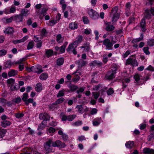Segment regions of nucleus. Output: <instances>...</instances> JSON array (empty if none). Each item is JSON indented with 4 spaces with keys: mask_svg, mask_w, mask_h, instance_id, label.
I'll list each match as a JSON object with an SVG mask.
<instances>
[{
    "mask_svg": "<svg viewBox=\"0 0 154 154\" xmlns=\"http://www.w3.org/2000/svg\"><path fill=\"white\" fill-rule=\"evenodd\" d=\"M82 36H78L77 40L74 42V44L75 45V47H77L78 45L82 42Z\"/></svg>",
    "mask_w": 154,
    "mask_h": 154,
    "instance_id": "393cba45",
    "label": "nucleus"
},
{
    "mask_svg": "<svg viewBox=\"0 0 154 154\" xmlns=\"http://www.w3.org/2000/svg\"><path fill=\"white\" fill-rule=\"evenodd\" d=\"M83 20L85 24H87L89 23V21L88 18L86 17H83Z\"/></svg>",
    "mask_w": 154,
    "mask_h": 154,
    "instance_id": "0e129e2a",
    "label": "nucleus"
},
{
    "mask_svg": "<svg viewBox=\"0 0 154 154\" xmlns=\"http://www.w3.org/2000/svg\"><path fill=\"white\" fill-rule=\"evenodd\" d=\"M42 38L41 36H35L34 38V40L36 42H39L41 41Z\"/></svg>",
    "mask_w": 154,
    "mask_h": 154,
    "instance_id": "de8ad7c7",
    "label": "nucleus"
},
{
    "mask_svg": "<svg viewBox=\"0 0 154 154\" xmlns=\"http://www.w3.org/2000/svg\"><path fill=\"white\" fill-rule=\"evenodd\" d=\"M68 44V42H66L60 48V50L59 54H62L65 52L66 48Z\"/></svg>",
    "mask_w": 154,
    "mask_h": 154,
    "instance_id": "6ab92c4d",
    "label": "nucleus"
},
{
    "mask_svg": "<svg viewBox=\"0 0 154 154\" xmlns=\"http://www.w3.org/2000/svg\"><path fill=\"white\" fill-rule=\"evenodd\" d=\"M64 99L63 97H61L58 99L55 102V103L52 104V106H50L49 107L50 109H53L54 108H55L56 105L57 104H60L63 103L64 100Z\"/></svg>",
    "mask_w": 154,
    "mask_h": 154,
    "instance_id": "f8f14e48",
    "label": "nucleus"
},
{
    "mask_svg": "<svg viewBox=\"0 0 154 154\" xmlns=\"http://www.w3.org/2000/svg\"><path fill=\"white\" fill-rule=\"evenodd\" d=\"M91 32V30L90 29H85L84 30V33L86 35H88Z\"/></svg>",
    "mask_w": 154,
    "mask_h": 154,
    "instance_id": "5fc2aeb1",
    "label": "nucleus"
},
{
    "mask_svg": "<svg viewBox=\"0 0 154 154\" xmlns=\"http://www.w3.org/2000/svg\"><path fill=\"white\" fill-rule=\"evenodd\" d=\"M107 23V26H106V30L107 31H111L115 29L114 26L112 25H110L109 23Z\"/></svg>",
    "mask_w": 154,
    "mask_h": 154,
    "instance_id": "bb28decb",
    "label": "nucleus"
},
{
    "mask_svg": "<svg viewBox=\"0 0 154 154\" xmlns=\"http://www.w3.org/2000/svg\"><path fill=\"white\" fill-rule=\"evenodd\" d=\"M28 70L29 71H31L38 73H40L43 71L41 66L40 65L32 66L28 69Z\"/></svg>",
    "mask_w": 154,
    "mask_h": 154,
    "instance_id": "0eeeda50",
    "label": "nucleus"
},
{
    "mask_svg": "<svg viewBox=\"0 0 154 154\" xmlns=\"http://www.w3.org/2000/svg\"><path fill=\"white\" fill-rule=\"evenodd\" d=\"M48 74L46 73H43L40 76V79L42 80H44L48 78Z\"/></svg>",
    "mask_w": 154,
    "mask_h": 154,
    "instance_id": "473e14b6",
    "label": "nucleus"
},
{
    "mask_svg": "<svg viewBox=\"0 0 154 154\" xmlns=\"http://www.w3.org/2000/svg\"><path fill=\"white\" fill-rule=\"evenodd\" d=\"M57 23V21L55 20H53L49 21V23L48 24L50 26H53Z\"/></svg>",
    "mask_w": 154,
    "mask_h": 154,
    "instance_id": "49530a36",
    "label": "nucleus"
},
{
    "mask_svg": "<svg viewBox=\"0 0 154 154\" xmlns=\"http://www.w3.org/2000/svg\"><path fill=\"white\" fill-rule=\"evenodd\" d=\"M150 12L153 15H154V9H151L150 10H146L145 11V17L143 18L141 20L140 23V27L142 29V30L144 32L146 31V23H145V17L148 19L150 18Z\"/></svg>",
    "mask_w": 154,
    "mask_h": 154,
    "instance_id": "7ed1b4c3",
    "label": "nucleus"
},
{
    "mask_svg": "<svg viewBox=\"0 0 154 154\" xmlns=\"http://www.w3.org/2000/svg\"><path fill=\"white\" fill-rule=\"evenodd\" d=\"M82 124V122L81 121H78L75 123H72V125L75 126H78L81 125Z\"/></svg>",
    "mask_w": 154,
    "mask_h": 154,
    "instance_id": "680f3d73",
    "label": "nucleus"
},
{
    "mask_svg": "<svg viewBox=\"0 0 154 154\" xmlns=\"http://www.w3.org/2000/svg\"><path fill=\"white\" fill-rule=\"evenodd\" d=\"M137 62L136 60L133 59L131 57L128 58L125 62L126 65H131L133 66H137Z\"/></svg>",
    "mask_w": 154,
    "mask_h": 154,
    "instance_id": "1a4fd4ad",
    "label": "nucleus"
},
{
    "mask_svg": "<svg viewBox=\"0 0 154 154\" xmlns=\"http://www.w3.org/2000/svg\"><path fill=\"white\" fill-rule=\"evenodd\" d=\"M100 89H102V87H100V85L94 86L93 88V90L94 91H98Z\"/></svg>",
    "mask_w": 154,
    "mask_h": 154,
    "instance_id": "6e6d98bb",
    "label": "nucleus"
},
{
    "mask_svg": "<svg viewBox=\"0 0 154 154\" xmlns=\"http://www.w3.org/2000/svg\"><path fill=\"white\" fill-rule=\"evenodd\" d=\"M87 12L90 17L92 19H96L99 17V14L92 9H88Z\"/></svg>",
    "mask_w": 154,
    "mask_h": 154,
    "instance_id": "39448f33",
    "label": "nucleus"
},
{
    "mask_svg": "<svg viewBox=\"0 0 154 154\" xmlns=\"http://www.w3.org/2000/svg\"><path fill=\"white\" fill-rule=\"evenodd\" d=\"M75 107L78 109L79 113H83L85 112V109L82 105H78L76 106Z\"/></svg>",
    "mask_w": 154,
    "mask_h": 154,
    "instance_id": "4be33fe9",
    "label": "nucleus"
},
{
    "mask_svg": "<svg viewBox=\"0 0 154 154\" xmlns=\"http://www.w3.org/2000/svg\"><path fill=\"white\" fill-rule=\"evenodd\" d=\"M17 74V71L11 69L8 73V75L9 77L14 76Z\"/></svg>",
    "mask_w": 154,
    "mask_h": 154,
    "instance_id": "c85d7f7f",
    "label": "nucleus"
},
{
    "mask_svg": "<svg viewBox=\"0 0 154 154\" xmlns=\"http://www.w3.org/2000/svg\"><path fill=\"white\" fill-rule=\"evenodd\" d=\"M101 63L98 62L96 60H94L90 63L91 66H96L99 64L101 65Z\"/></svg>",
    "mask_w": 154,
    "mask_h": 154,
    "instance_id": "a18cd8bd",
    "label": "nucleus"
},
{
    "mask_svg": "<svg viewBox=\"0 0 154 154\" xmlns=\"http://www.w3.org/2000/svg\"><path fill=\"white\" fill-rule=\"evenodd\" d=\"M64 62V59L63 58H59L57 60V64L58 65H61L63 64Z\"/></svg>",
    "mask_w": 154,
    "mask_h": 154,
    "instance_id": "79ce46f5",
    "label": "nucleus"
},
{
    "mask_svg": "<svg viewBox=\"0 0 154 154\" xmlns=\"http://www.w3.org/2000/svg\"><path fill=\"white\" fill-rule=\"evenodd\" d=\"M34 45V42L33 41H32L29 42L27 45V49L29 50L33 48Z\"/></svg>",
    "mask_w": 154,
    "mask_h": 154,
    "instance_id": "a19ab883",
    "label": "nucleus"
},
{
    "mask_svg": "<svg viewBox=\"0 0 154 154\" xmlns=\"http://www.w3.org/2000/svg\"><path fill=\"white\" fill-rule=\"evenodd\" d=\"M116 42L113 41L111 42L109 39H105L103 41V44L104 45L107 49L111 50L114 43H116Z\"/></svg>",
    "mask_w": 154,
    "mask_h": 154,
    "instance_id": "423d86ee",
    "label": "nucleus"
},
{
    "mask_svg": "<svg viewBox=\"0 0 154 154\" xmlns=\"http://www.w3.org/2000/svg\"><path fill=\"white\" fill-rule=\"evenodd\" d=\"M60 4L62 5L61 7L62 10L64 11L66 7V5L65 3V1L64 0H61L60 2Z\"/></svg>",
    "mask_w": 154,
    "mask_h": 154,
    "instance_id": "72a5a7b5",
    "label": "nucleus"
},
{
    "mask_svg": "<svg viewBox=\"0 0 154 154\" xmlns=\"http://www.w3.org/2000/svg\"><path fill=\"white\" fill-rule=\"evenodd\" d=\"M69 87L70 88L72 91H74L76 90L77 88V87L76 86L74 85H69Z\"/></svg>",
    "mask_w": 154,
    "mask_h": 154,
    "instance_id": "052dcab7",
    "label": "nucleus"
},
{
    "mask_svg": "<svg viewBox=\"0 0 154 154\" xmlns=\"http://www.w3.org/2000/svg\"><path fill=\"white\" fill-rule=\"evenodd\" d=\"M51 144L52 146L57 147L60 148H64L66 144L60 141L57 140L55 142H52V139H49L44 145V147L47 152H49L52 151Z\"/></svg>",
    "mask_w": 154,
    "mask_h": 154,
    "instance_id": "f257e3e1",
    "label": "nucleus"
},
{
    "mask_svg": "<svg viewBox=\"0 0 154 154\" xmlns=\"http://www.w3.org/2000/svg\"><path fill=\"white\" fill-rule=\"evenodd\" d=\"M28 94L26 93H24L23 94L22 97V100L25 102L27 100L28 98Z\"/></svg>",
    "mask_w": 154,
    "mask_h": 154,
    "instance_id": "c03bdc74",
    "label": "nucleus"
},
{
    "mask_svg": "<svg viewBox=\"0 0 154 154\" xmlns=\"http://www.w3.org/2000/svg\"><path fill=\"white\" fill-rule=\"evenodd\" d=\"M64 95V91L63 90L60 91L57 95V97H59L63 96Z\"/></svg>",
    "mask_w": 154,
    "mask_h": 154,
    "instance_id": "864d4df0",
    "label": "nucleus"
},
{
    "mask_svg": "<svg viewBox=\"0 0 154 154\" xmlns=\"http://www.w3.org/2000/svg\"><path fill=\"white\" fill-rule=\"evenodd\" d=\"M13 20H14V17L13 16H12L9 18L4 17L3 19V21L5 23H10Z\"/></svg>",
    "mask_w": 154,
    "mask_h": 154,
    "instance_id": "c756f323",
    "label": "nucleus"
},
{
    "mask_svg": "<svg viewBox=\"0 0 154 154\" xmlns=\"http://www.w3.org/2000/svg\"><path fill=\"white\" fill-rule=\"evenodd\" d=\"M14 32V29L12 27H8L6 28L5 30L4 31V32L5 34H11Z\"/></svg>",
    "mask_w": 154,
    "mask_h": 154,
    "instance_id": "a211bd4d",
    "label": "nucleus"
},
{
    "mask_svg": "<svg viewBox=\"0 0 154 154\" xmlns=\"http://www.w3.org/2000/svg\"><path fill=\"white\" fill-rule=\"evenodd\" d=\"M28 36L27 35H26L24 36L21 39L13 41V42L14 44H16L19 43L21 42H23L25 41H26L28 38Z\"/></svg>",
    "mask_w": 154,
    "mask_h": 154,
    "instance_id": "2eb2a0df",
    "label": "nucleus"
},
{
    "mask_svg": "<svg viewBox=\"0 0 154 154\" xmlns=\"http://www.w3.org/2000/svg\"><path fill=\"white\" fill-rule=\"evenodd\" d=\"M33 99L32 98H29L25 102L26 105H28L29 103H32L33 102Z\"/></svg>",
    "mask_w": 154,
    "mask_h": 154,
    "instance_id": "69168bd1",
    "label": "nucleus"
},
{
    "mask_svg": "<svg viewBox=\"0 0 154 154\" xmlns=\"http://www.w3.org/2000/svg\"><path fill=\"white\" fill-rule=\"evenodd\" d=\"M143 152L145 154H154V150L148 148H144Z\"/></svg>",
    "mask_w": 154,
    "mask_h": 154,
    "instance_id": "aec40b11",
    "label": "nucleus"
},
{
    "mask_svg": "<svg viewBox=\"0 0 154 154\" xmlns=\"http://www.w3.org/2000/svg\"><path fill=\"white\" fill-rule=\"evenodd\" d=\"M64 38L62 37L61 34L58 35L57 36V41L58 43H61L63 42Z\"/></svg>",
    "mask_w": 154,
    "mask_h": 154,
    "instance_id": "f704fd0d",
    "label": "nucleus"
},
{
    "mask_svg": "<svg viewBox=\"0 0 154 154\" xmlns=\"http://www.w3.org/2000/svg\"><path fill=\"white\" fill-rule=\"evenodd\" d=\"M125 146L127 148H131L134 145V142L133 141H129L125 143Z\"/></svg>",
    "mask_w": 154,
    "mask_h": 154,
    "instance_id": "5701e85b",
    "label": "nucleus"
},
{
    "mask_svg": "<svg viewBox=\"0 0 154 154\" xmlns=\"http://www.w3.org/2000/svg\"><path fill=\"white\" fill-rule=\"evenodd\" d=\"M39 117L40 119L43 120L38 128V130H40L43 129L47 125L46 122L49 121L50 117L48 114L46 113H40Z\"/></svg>",
    "mask_w": 154,
    "mask_h": 154,
    "instance_id": "f03ea898",
    "label": "nucleus"
},
{
    "mask_svg": "<svg viewBox=\"0 0 154 154\" xmlns=\"http://www.w3.org/2000/svg\"><path fill=\"white\" fill-rule=\"evenodd\" d=\"M45 52L46 56L48 57H51L53 55H56L57 54L56 52L54 53L53 51L51 49L46 50Z\"/></svg>",
    "mask_w": 154,
    "mask_h": 154,
    "instance_id": "4468645a",
    "label": "nucleus"
},
{
    "mask_svg": "<svg viewBox=\"0 0 154 154\" xmlns=\"http://www.w3.org/2000/svg\"><path fill=\"white\" fill-rule=\"evenodd\" d=\"M48 10L47 8H42L41 11L40 12L39 17L40 19H42L44 16L46 15V12Z\"/></svg>",
    "mask_w": 154,
    "mask_h": 154,
    "instance_id": "dca6fc26",
    "label": "nucleus"
},
{
    "mask_svg": "<svg viewBox=\"0 0 154 154\" xmlns=\"http://www.w3.org/2000/svg\"><path fill=\"white\" fill-rule=\"evenodd\" d=\"M147 44L149 46H153L154 45V39L153 38L149 39L147 41Z\"/></svg>",
    "mask_w": 154,
    "mask_h": 154,
    "instance_id": "2f4dec72",
    "label": "nucleus"
},
{
    "mask_svg": "<svg viewBox=\"0 0 154 154\" xmlns=\"http://www.w3.org/2000/svg\"><path fill=\"white\" fill-rule=\"evenodd\" d=\"M67 117L68 116L64 115H61L60 116V118L63 121H66L68 120Z\"/></svg>",
    "mask_w": 154,
    "mask_h": 154,
    "instance_id": "3c124183",
    "label": "nucleus"
},
{
    "mask_svg": "<svg viewBox=\"0 0 154 154\" xmlns=\"http://www.w3.org/2000/svg\"><path fill=\"white\" fill-rule=\"evenodd\" d=\"M76 117L75 115H70L68 116V121H72Z\"/></svg>",
    "mask_w": 154,
    "mask_h": 154,
    "instance_id": "37998d69",
    "label": "nucleus"
},
{
    "mask_svg": "<svg viewBox=\"0 0 154 154\" xmlns=\"http://www.w3.org/2000/svg\"><path fill=\"white\" fill-rule=\"evenodd\" d=\"M14 20L16 21L17 22H20L22 21L23 19V16L21 14L16 15L14 16Z\"/></svg>",
    "mask_w": 154,
    "mask_h": 154,
    "instance_id": "ddd939ff",
    "label": "nucleus"
},
{
    "mask_svg": "<svg viewBox=\"0 0 154 154\" xmlns=\"http://www.w3.org/2000/svg\"><path fill=\"white\" fill-rule=\"evenodd\" d=\"M11 124V122L8 121H4L2 122L1 125L4 127H6L7 126L10 125Z\"/></svg>",
    "mask_w": 154,
    "mask_h": 154,
    "instance_id": "c9c22d12",
    "label": "nucleus"
},
{
    "mask_svg": "<svg viewBox=\"0 0 154 154\" xmlns=\"http://www.w3.org/2000/svg\"><path fill=\"white\" fill-rule=\"evenodd\" d=\"M21 14L23 16H27L29 14V11L26 9H23L21 11Z\"/></svg>",
    "mask_w": 154,
    "mask_h": 154,
    "instance_id": "b1692460",
    "label": "nucleus"
},
{
    "mask_svg": "<svg viewBox=\"0 0 154 154\" xmlns=\"http://www.w3.org/2000/svg\"><path fill=\"white\" fill-rule=\"evenodd\" d=\"M39 31L41 33V36H45L46 35V30L45 29H40L39 30Z\"/></svg>",
    "mask_w": 154,
    "mask_h": 154,
    "instance_id": "ea45409f",
    "label": "nucleus"
},
{
    "mask_svg": "<svg viewBox=\"0 0 154 154\" xmlns=\"http://www.w3.org/2000/svg\"><path fill=\"white\" fill-rule=\"evenodd\" d=\"M117 69H115L114 71H109L108 74L106 75V78L108 79H111L115 77L114 75L116 73V71L117 70Z\"/></svg>",
    "mask_w": 154,
    "mask_h": 154,
    "instance_id": "9b49d317",
    "label": "nucleus"
},
{
    "mask_svg": "<svg viewBox=\"0 0 154 154\" xmlns=\"http://www.w3.org/2000/svg\"><path fill=\"white\" fill-rule=\"evenodd\" d=\"M143 34H141V35L140 37L139 38L134 39L132 41V43H134L135 42H139V41L142 40L143 39Z\"/></svg>",
    "mask_w": 154,
    "mask_h": 154,
    "instance_id": "4c0bfd02",
    "label": "nucleus"
},
{
    "mask_svg": "<svg viewBox=\"0 0 154 154\" xmlns=\"http://www.w3.org/2000/svg\"><path fill=\"white\" fill-rule=\"evenodd\" d=\"M7 53V51L5 49L0 50V57L5 55Z\"/></svg>",
    "mask_w": 154,
    "mask_h": 154,
    "instance_id": "09e8293b",
    "label": "nucleus"
},
{
    "mask_svg": "<svg viewBox=\"0 0 154 154\" xmlns=\"http://www.w3.org/2000/svg\"><path fill=\"white\" fill-rule=\"evenodd\" d=\"M131 53V51H127L125 53L123 54L122 55L123 57L125 58L127 57Z\"/></svg>",
    "mask_w": 154,
    "mask_h": 154,
    "instance_id": "13d9d810",
    "label": "nucleus"
},
{
    "mask_svg": "<svg viewBox=\"0 0 154 154\" xmlns=\"http://www.w3.org/2000/svg\"><path fill=\"white\" fill-rule=\"evenodd\" d=\"M143 51L145 54L147 55H149L150 52L149 51V48L148 47H145L143 49Z\"/></svg>",
    "mask_w": 154,
    "mask_h": 154,
    "instance_id": "bf43d9fd",
    "label": "nucleus"
},
{
    "mask_svg": "<svg viewBox=\"0 0 154 154\" xmlns=\"http://www.w3.org/2000/svg\"><path fill=\"white\" fill-rule=\"evenodd\" d=\"M42 89V84L40 83H38L35 87V90L38 92H40Z\"/></svg>",
    "mask_w": 154,
    "mask_h": 154,
    "instance_id": "cd10ccee",
    "label": "nucleus"
},
{
    "mask_svg": "<svg viewBox=\"0 0 154 154\" xmlns=\"http://www.w3.org/2000/svg\"><path fill=\"white\" fill-rule=\"evenodd\" d=\"M130 82V80L129 79L128 77H125L123 80L122 83H123V86L124 88H125L126 87L127 85H125V83H128Z\"/></svg>",
    "mask_w": 154,
    "mask_h": 154,
    "instance_id": "e433bc0d",
    "label": "nucleus"
},
{
    "mask_svg": "<svg viewBox=\"0 0 154 154\" xmlns=\"http://www.w3.org/2000/svg\"><path fill=\"white\" fill-rule=\"evenodd\" d=\"M55 129L53 127H50L48 130V132L49 133H53L55 131Z\"/></svg>",
    "mask_w": 154,
    "mask_h": 154,
    "instance_id": "4d7b16f0",
    "label": "nucleus"
},
{
    "mask_svg": "<svg viewBox=\"0 0 154 154\" xmlns=\"http://www.w3.org/2000/svg\"><path fill=\"white\" fill-rule=\"evenodd\" d=\"M6 132L7 131L5 129H2L0 131V138H2L5 136Z\"/></svg>",
    "mask_w": 154,
    "mask_h": 154,
    "instance_id": "58836bf2",
    "label": "nucleus"
},
{
    "mask_svg": "<svg viewBox=\"0 0 154 154\" xmlns=\"http://www.w3.org/2000/svg\"><path fill=\"white\" fill-rule=\"evenodd\" d=\"M102 121V120L101 118H97L94 119L93 125L94 126H97Z\"/></svg>",
    "mask_w": 154,
    "mask_h": 154,
    "instance_id": "f3484780",
    "label": "nucleus"
},
{
    "mask_svg": "<svg viewBox=\"0 0 154 154\" xmlns=\"http://www.w3.org/2000/svg\"><path fill=\"white\" fill-rule=\"evenodd\" d=\"M114 93V91L112 88H110L108 90L107 93L108 95H111Z\"/></svg>",
    "mask_w": 154,
    "mask_h": 154,
    "instance_id": "338daca9",
    "label": "nucleus"
},
{
    "mask_svg": "<svg viewBox=\"0 0 154 154\" xmlns=\"http://www.w3.org/2000/svg\"><path fill=\"white\" fill-rule=\"evenodd\" d=\"M78 24L76 22H72L69 23V27L71 29H75L78 28Z\"/></svg>",
    "mask_w": 154,
    "mask_h": 154,
    "instance_id": "412c9836",
    "label": "nucleus"
},
{
    "mask_svg": "<svg viewBox=\"0 0 154 154\" xmlns=\"http://www.w3.org/2000/svg\"><path fill=\"white\" fill-rule=\"evenodd\" d=\"M16 11V8L13 5L11 7L6 8L4 10V13L6 14L14 13Z\"/></svg>",
    "mask_w": 154,
    "mask_h": 154,
    "instance_id": "6e6552de",
    "label": "nucleus"
},
{
    "mask_svg": "<svg viewBox=\"0 0 154 154\" xmlns=\"http://www.w3.org/2000/svg\"><path fill=\"white\" fill-rule=\"evenodd\" d=\"M134 79L136 82H138L140 78V76L137 74H136L134 76Z\"/></svg>",
    "mask_w": 154,
    "mask_h": 154,
    "instance_id": "e2e57ef3",
    "label": "nucleus"
},
{
    "mask_svg": "<svg viewBox=\"0 0 154 154\" xmlns=\"http://www.w3.org/2000/svg\"><path fill=\"white\" fill-rule=\"evenodd\" d=\"M77 47H75V45L74 44V42L71 44H70L68 46L67 48L66 49L67 51L68 52H70L72 49H74Z\"/></svg>",
    "mask_w": 154,
    "mask_h": 154,
    "instance_id": "7c9ffc66",
    "label": "nucleus"
},
{
    "mask_svg": "<svg viewBox=\"0 0 154 154\" xmlns=\"http://www.w3.org/2000/svg\"><path fill=\"white\" fill-rule=\"evenodd\" d=\"M15 64V62L12 63L10 61H8L5 63V66L6 68H10L11 65Z\"/></svg>",
    "mask_w": 154,
    "mask_h": 154,
    "instance_id": "a878e982",
    "label": "nucleus"
},
{
    "mask_svg": "<svg viewBox=\"0 0 154 154\" xmlns=\"http://www.w3.org/2000/svg\"><path fill=\"white\" fill-rule=\"evenodd\" d=\"M61 14H59L58 13L57 16L56 17V20H56L57 21V22L61 18Z\"/></svg>",
    "mask_w": 154,
    "mask_h": 154,
    "instance_id": "774afa93",
    "label": "nucleus"
},
{
    "mask_svg": "<svg viewBox=\"0 0 154 154\" xmlns=\"http://www.w3.org/2000/svg\"><path fill=\"white\" fill-rule=\"evenodd\" d=\"M81 48H84V50L86 52L89 51L90 49V47L89 45H87L85 46H83L80 47Z\"/></svg>",
    "mask_w": 154,
    "mask_h": 154,
    "instance_id": "8fccbe9b",
    "label": "nucleus"
},
{
    "mask_svg": "<svg viewBox=\"0 0 154 154\" xmlns=\"http://www.w3.org/2000/svg\"><path fill=\"white\" fill-rule=\"evenodd\" d=\"M25 58H23L20 59L17 61L15 62V64H19V68L20 71H22L24 69V63H22V62L25 61Z\"/></svg>",
    "mask_w": 154,
    "mask_h": 154,
    "instance_id": "9d476101",
    "label": "nucleus"
},
{
    "mask_svg": "<svg viewBox=\"0 0 154 154\" xmlns=\"http://www.w3.org/2000/svg\"><path fill=\"white\" fill-rule=\"evenodd\" d=\"M14 82V80L13 79H9L7 80V82L8 84L13 85Z\"/></svg>",
    "mask_w": 154,
    "mask_h": 154,
    "instance_id": "603ef678",
    "label": "nucleus"
},
{
    "mask_svg": "<svg viewBox=\"0 0 154 154\" xmlns=\"http://www.w3.org/2000/svg\"><path fill=\"white\" fill-rule=\"evenodd\" d=\"M118 10V7L116 6L111 10L110 16L112 17V21L113 23L116 22L119 18L120 14L117 12Z\"/></svg>",
    "mask_w": 154,
    "mask_h": 154,
    "instance_id": "20e7f679",
    "label": "nucleus"
}]
</instances>
